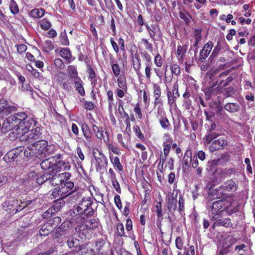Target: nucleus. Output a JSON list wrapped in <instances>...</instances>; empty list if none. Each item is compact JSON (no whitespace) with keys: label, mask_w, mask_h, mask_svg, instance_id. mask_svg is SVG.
<instances>
[{"label":"nucleus","mask_w":255,"mask_h":255,"mask_svg":"<svg viewBox=\"0 0 255 255\" xmlns=\"http://www.w3.org/2000/svg\"><path fill=\"white\" fill-rule=\"evenodd\" d=\"M55 146L48 145L45 140H38L35 141L31 146H28L25 149L23 154L25 157H34L37 159L46 158L54 153Z\"/></svg>","instance_id":"obj_1"},{"label":"nucleus","mask_w":255,"mask_h":255,"mask_svg":"<svg viewBox=\"0 0 255 255\" xmlns=\"http://www.w3.org/2000/svg\"><path fill=\"white\" fill-rule=\"evenodd\" d=\"M27 114L24 112H18L13 115H10L4 121L1 127V130L3 132L7 131L15 130L18 134H20L21 129V123L26 120Z\"/></svg>","instance_id":"obj_2"},{"label":"nucleus","mask_w":255,"mask_h":255,"mask_svg":"<svg viewBox=\"0 0 255 255\" xmlns=\"http://www.w3.org/2000/svg\"><path fill=\"white\" fill-rule=\"evenodd\" d=\"M209 209L213 215H217L218 213L226 211L230 215L237 211L235 207H232L230 202L223 199L213 202L209 206Z\"/></svg>","instance_id":"obj_3"},{"label":"nucleus","mask_w":255,"mask_h":255,"mask_svg":"<svg viewBox=\"0 0 255 255\" xmlns=\"http://www.w3.org/2000/svg\"><path fill=\"white\" fill-rule=\"evenodd\" d=\"M93 203L90 198H83L75 209L74 213L83 218L93 215L95 210L93 207Z\"/></svg>","instance_id":"obj_4"},{"label":"nucleus","mask_w":255,"mask_h":255,"mask_svg":"<svg viewBox=\"0 0 255 255\" xmlns=\"http://www.w3.org/2000/svg\"><path fill=\"white\" fill-rule=\"evenodd\" d=\"M229 73V70H227L218 75L217 77V80L216 79L214 82H211L210 85L208 87L206 94H209L210 95H215L220 93V88L222 87L224 81V78H226Z\"/></svg>","instance_id":"obj_5"},{"label":"nucleus","mask_w":255,"mask_h":255,"mask_svg":"<svg viewBox=\"0 0 255 255\" xmlns=\"http://www.w3.org/2000/svg\"><path fill=\"white\" fill-rule=\"evenodd\" d=\"M92 129L96 136L100 140H103L105 143L109 141V133L106 128L103 127H98L93 125Z\"/></svg>","instance_id":"obj_6"},{"label":"nucleus","mask_w":255,"mask_h":255,"mask_svg":"<svg viewBox=\"0 0 255 255\" xmlns=\"http://www.w3.org/2000/svg\"><path fill=\"white\" fill-rule=\"evenodd\" d=\"M232 169H218L214 173L213 182L218 183L225 179L229 177L232 174Z\"/></svg>","instance_id":"obj_7"},{"label":"nucleus","mask_w":255,"mask_h":255,"mask_svg":"<svg viewBox=\"0 0 255 255\" xmlns=\"http://www.w3.org/2000/svg\"><path fill=\"white\" fill-rule=\"evenodd\" d=\"M214 46V43L212 40L208 41L205 43L199 52V61L201 62H204L209 56Z\"/></svg>","instance_id":"obj_8"},{"label":"nucleus","mask_w":255,"mask_h":255,"mask_svg":"<svg viewBox=\"0 0 255 255\" xmlns=\"http://www.w3.org/2000/svg\"><path fill=\"white\" fill-rule=\"evenodd\" d=\"M50 161V160H42L40 163V166L43 170H48L47 172L51 173L53 171H56V172L59 171V168L61 166V162H59L58 163L56 164V162H54Z\"/></svg>","instance_id":"obj_9"},{"label":"nucleus","mask_w":255,"mask_h":255,"mask_svg":"<svg viewBox=\"0 0 255 255\" xmlns=\"http://www.w3.org/2000/svg\"><path fill=\"white\" fill-rule=\"evenodd\" d=\"M177 193L176 192L174 196V192L168 194L167 196V208L169 213L174 215V212L177 209Z\"/></svg>","instance_id":"obj_10"},{"label":"nucleus","mask_w":255,"mask_h":255,"mask_svg":"<svg viewBox=\"0 0 255 255\" xmlns=\"http://www.w3.org/2000/svg\"><path fill=\"white\" fill-rule=\"evenodd\" d=\"M227 141L223 137H220L217 139H214L209 146V149L213 152L220 149H223L227 145Z\"/></svg>","instance_id":"obj_11"},{"label":"nucleus","mask_w":255,"mask_h":255,"mask_svg":"<svg viewBox=\"0 0 255 255\" xmlns=\"http://www.w3.org/2000/svg\"><path fill=\"white\" fill-rule=\"evenodd\" d=\"M37 124V123L33 118H26L22 123H21V129H20V134L27 133L28 131L33 128Z\"/></svg>","instance_id":"obj_12"},{"label":"nucleus","mask_w":255,"mask_h":255,"mask_svg":"<svg viewBox=\"0 0 255 255\" xmlns=\"http://www.w3.org/2000/svg\"><path fill=\"white\" fill-rule=\"evenodd\" d=\"M202 39L201 29L196 28L194 29L193 34L191 35L190 42H193L191 47L195 48V51H197L198 48V45Z\"/></svg>","instance_id":"obj_13"},{"label":"nucleus","mask_w":255,"mask_h":255,"mask_svg":"<svg viewBox=\"0 0 255 255\" xmlns=\"http://www.w3.org/2000/svg\"><path fill=\"white\" fill-rule=\"evenodd\" d=\"M28 175L29 177H33L34 175L35 176L36 182L38 184H45V185L48 186L47 181H48L49 179L48 172H44L43 174L40 173L38 174H36L34 172H30Z\"/></svg>","instance_id":"obj_14"},{"label":"nucleus","mask_w":255,"mask_h":255,"mask_svg":"<svg viewBox=\"0 0 255 255\" xmlns=\"http://www.w3.org/2000/svg\"><path fill=\"white\" fill-rule=\"evenodd\" d=\"M58 172L53 171L51 173H49V179L47 182L48 186H54L55 185H61L62 182L61 178H60L59 174H57Z\"/></svg>","instance_id":"obj_15"},{"label":"nucleus","mask_w":255,"mask_h":255,"mask_svg":"<svg viewBox=\"0 0 255 255\" xmlns=\"http://www.w3.org/2000/svg\"><path fill=\"white\" fill-rule=\"evenodd\" d=\"M224 44H226L225 41H218L216 45L215 46H213V49L212 51L211 55L209 56V60L211 61L213 60L222 52V50H223V45Z\"/></svg>","instance_id":"obj_16"},{"label":"nucleus","mask_w":255,"mask_h":255,"mask_svg":"<svg viewBox=\"0 0 255 255\" xmlns=\"http://www.w3.org/2000/svg\"><path fill=\"white\" fill-rule=\"evenodd\" d=\"M69 234L68 229L62 224L58 228L54 230L52 232V236L54 239H59L62 237H67Z\"/></svg>","instance_id":"obj_17"},{"label":"nucleus","mask_w":255,"mask_h":255,"mask_svg":"<svg viewBox=\"0 0 255 255\" xmlns=\"http://www.w3.org/2000/svg\"><path fill=\"white\" fill-rule=\"evenodd\" d=\"M74 240L75 241V246H77V249H75L76 252H79L83 249H85L86 246L81 243L83 240L85 239L86 236L84 233H77L74 235Z\"/></svg>","instance_id":"obj_18"},{"label":"nucleus","mask_w":255,"mask_h":255,"mask_svg":"<svg viewBox=\"0 0 255 255\" xmlns=\"http://www.w3.org/2000/svg\"><path fill=\"white\" fill-rule=\"evenodd\" d=\"M188 44H184L183 45H178L177 47V50L175 52L176 57L179 62L182 63L184 60V58L188 49Z\"/></svg>","instance_id":"obj_19"},{"label":"nucleus","mask_w":255,"mask_h":255,"mask_svg":"<svg viewBox=\"0 0 255 255\" xmlns=\"http://www.w3.org/2000/svg\"><path fill=\"white\" fill-rule=\"evenodd\" d=\"M222 189L228 191H235L237 189V185L236 182L233 180H230L226 182L224 186H220L219 189H217L216 192H218V195L216 197L217 199L220 198L219 191H220Z\"/></svg>","instance_id":"obj_20"},{"label":"nucleus","mask_w":255,"mask_h":255,"mask_svg":"<svg viewBox=\"0 0 255 255\" xmlns=\"http://www.w3.org/2000/svg\"><path fill=\"white\" fill-rule=\"evenodd\" d=\"M42 129L41 127H36L35 128H31L30 130L27 132L26 140L30 141L31 139L37 140L42 134Z\"/></svg>","instance_id":"obj_21"},{"label":"nucleus","mask_w":255,"mask_h":255,"mask_svg":"<svg viewBox=\"0 0 255 255\" xmlns=\"http://www.w3.org/2000/svg\"><path fill=\"white\" fill-rule=\"evenodd\" d=\"M224 69L223 65H220L217 68H211L206 73V76L211 80V82H214L216 79L218 73L220 71Z\"/></svg>","instance_id":"obj_22"},{"label":"nucleus","mask_w":255,"mask_h":255,"mask_svg":"<svg viewBox=\"0 0 255 255\" xmlns=\"http://www.w3.org/2000/svg\"><path fill=\"white\" fill-rule=\"evenodd\" d=\"M166 89L168 105L170 107H175L176 106V100L179 98L180 96L171 94L170 90L168 88L167 85H166Z\"/></svg>","instance_id":"obj_23"},{"label":"nucleus","mask_w":255,"mask_h":255,"mask_svg":"<svg viewBox=\"0 0 255 255\" xmlns=\"http://www.w3.org/2000/svg\"><path fill=\"white\" fill-rule=\"evenodd\" d=\"M17 149H12L8 151L3 156L2 159H21L22 152H18Z\"/></svg>","instance_id":"obj_24"},{"label":"nucleus","mask_w":255,"mask_h":255,"mask_svg":"<svg viewBox=\"0 0 255 255\" xmlns=\"http://www.w3.org/2000/svg\"><path fill=\"white\" fill-rule=\"evenodd\" d=\"M18 200L16 199L5 201L2 206L5 211L11 212L14 211V207L18 204Z\"/></svg>","instance_id":"obj_25"},{"label":"nucleus","mask_w":255,"mask_h":255,"mask_svg":"<svg viewBox=\"0 0 255 255\" xmlns=\"http://www.w3.org/2000/svg\"><path fill=\"white\" fill-rule=\"evenodd\" d=\"M87 72L88 74V79L90 81L91 84L93 87H94L97 84V78L95 70L91 65H89Z\"/></svg>","instance_id":"obj_26"},{"label":"nucleus","mask_w":255,"mask_h":255,"mask_svg":"<svg viewBox=\"0 0 255 255\" xmlns=\"http://www.w3.org/2000/svg\"><path fill=\"white\" fill-rule=\"evenodd\" d=\"M158 120L159 124L163 129L169 130L170 128L171 125L165 113H164Z\"/></svg>","instance_id":"obj_27"},{"label":"nucleus","mask_w":255,"mask_h":255,"mask_svg":"<svg viewBox=\"0 0 255 255\" xmlns=\"http://www.w3.org/2000/svg\"><path fill=\"white\" fill-rule=\"evenodd\" d=\"M82 130L87 141L88 143H91L92 140V133L88 126L86 124L82 125Z\"/></svg>","instance_id":"obj_28"},{"label":"nucleus","mask_w":255,"mask_h":255,"mask_svg":"<svg viewBox=\"0 0 255 255\" xmlns=\"http://www.w3.org/2000/svg\"><path fill=\"white\" fill-rule=\"evenodd\" d=\"M60 55L64 59L68 60L69 62L72 61L75 59V58H72L71 51L68 48H62L60 51Z\"/></svg>","instance_id":"obj_29"},{"label":"nucleus","mask_w":255,"mask_h":255,"mask_svg":"<svg viewBox=\"0 0 255 255\" xmlns=\"http://www.w3.org/2000/svg\"><path fill=\"white\" fill-rule=\"evenodd\" d=\"M224 109L230 113H234L240 111V106L237 103H228L224 106Z\"/></svg>","instance_id":"obj_30"},{"label":"nucleus","mask_w":255,"mask_h":255,"mask_svg":"<svg viewBox=\"0 0 255 255\" xmlns=\"http://www.w3.org/2000/svg\"><path fill=\"white\" fill-rule=\"evenodd\" d=\"M74 183L72 181H68L66 182V183H62L61 186V187L60 188L64 189V197H67V196H69L71 195L72 193V191H71L68 193V192L72 189V188L74 187Z\"/></svg>","instance_id":"obj_31"},{"label":"nucleus","mask_w":255,"mask_h":255,"mask_svg":"<svg viewBox=\"0 0 255 255\" xmlns=\"http://www.w3.org/2000/svg\"><path fill=\"white\" fill-rule=\"evenodd\" d=\"M63 76L64 77H60L59 79V83L64 89L70 91L72 89V86L69 80L66 78L65 74H63Z\"/></svg>","instance_id":"obj_32"},{"label":"nucleus","mask_w":255,"mask_h":255,"mask_svg":"<svg viewBox=\"0 0 255 255\" xmlns=\"http://www.w3.org/2000/svg\"><path fill=\"white\" fill-rule=\"evenodd\" d=\"M54 230L50 224L47 222L44 224L39 231V234L41 236H46L50 233H52Z\"/></svg>","instance_id":"obj_33"},{"label":"nucleus","mask_w":255,"mask_h":255,"mask_svg":"<svg viewBox=\"0 0 255 255\" xmlns=\"http://www.w3.org/2000/svg\"><path fill=\"white\" fill-rule=\"evenodd\" d=\"M76 90L79 93L81 96L85 95V91L83 86V81L81 78L79 80L74 81Z\"/></svg>","instance_id":"obj_34"},{"label":"nucleus","mask_w":255,"mask_h":255,"mask_svg":"<svg viewBox=\"0 0 255 255\" xmlns=\"http://www.w3.org/2000/svg\"><path fill=\"white\" fill-rule=\"evenodd\" d=\"M67 71L70 78L73 79L74 81L80 79V78L78 76V71L75 66L73 65L69 66Z\"/></svg>","instance_id":"obj_35"},{"label":"nucleus","mask_w":255,"mask_h":255,"mask_svg":"<svg viewBox=\"0 0 255 255\" xmlns=\"http://www.w3.org/2000/svg\"><path fill=\"white\" fill-rule=\"evenodd\" d=\"M214 224L216 226H224L226 228L230 227L232 225L231 220L229 218L217 220Z\"/></svg>","instance_id":"obj_36"},{"label":"nucleus","mask_w":255,"mask_h":255,"mask_svg":"<svg viewBox=\"0 0 255 255\" xmlns=\"http://www.w3.org/2000/svg\"><path fill=\"white\" fill-rule=\"evenodd\" d=\"M117 82L119 88L127 90V80L124 74H121L118 77Z\"/></svg>","instance_id":"obj_37"},{"label":"nucleus","mask_w":255,"mask_h":255,"mask_svg":"<svg viewBox=\"0 0 255 255\" xmlns=\"http://www.w3.org/2000/svg\"><path fill=\"white\" fill-rule=\"evenodd\" d=\"M99 222L97 219H92L85 222V227L88 230H93L98 227Z\"/></svg>","instance_id":"obj_38"},{"label":"nucleus","mask_w":255,"mask_h":255,"mask_svg":"<svg viewBox=\"0 0 255 255\" xmlns=\"http://www.w3.org/2000/svg\"><path fill=\"white\" fill-rule=\"evenodd\" d=\"M45 12L43 8H34L30 11V15L34 18H40L42 17Z\"/></svg>","instance_id":"obj_39"},{"label":"nucleus","mask_w":255,"mask_h":255,"mask_svg":"<svg viewBox=\"0 0 255 255\" xmlns=\"http://www.w3.org/2000/svg\"><path fill=\"white\" fill-rule=\"evenodd\" d=\"M191 96V94L190 92L188 91V89H186L185 92L183 94V97L184 98V103L185 104L186 109L187 110H189L190 109V107L191 105V101L189 99Z\"/></svg>","instance_id":"obj_40"},{"label":"nucleus","mask_w":255,"mask_h":255,"mask_svg":"<svg viewBox=\"0 0 255 255\" xmlns=\"http://www.w3.org/2000/svg\"><path fill=\"white\" fill-rule=\"evenodd\" d=\"M38 23L40 26V27L44 30H49L52 26L51 23L46 18L39 20Z\"/></svg>","instance_id":"obj_41"},{"label":"nucleus","mask_w":255,"mask_h":255,"mask_svg":"<svg viewBox=\"0 0 255 255\" xmlns=\"http://www.w3.org/2000/svg\"><path fill=\"white\" fill-rule=\"evenodd\" d=\"M9 8L11 13L13 15H16L19 13V7L14 0H10Z\"/></svg>","instance_id":"obj_42"},{"label":"nucleus","mask_w":255,"mask_h":255,"mask_svg":"<svg viewBox=\"0 0 255 255\" xmlns=\"http://www.w3.org/2000/svg\"><path fill=\"white\" fill-rule=\"evenodd\" d=\"M219 160H209L207 165V170L212 173H215L216 170H217V165Z\"/></svg>","instance_id":"obj_43"},{"label":"nucleus","mask_w":255,"mask_h":255,"mask_svg":"<svg viewBox=\"0 0 255 255\" xmlns=\"http://www.w3.org/2000/svg\"><path fill=\"white\" fill-rule=\"evenodd\" d=\"M170 70L172 75L179 76L181 74V68L179 65L176 63L171 64Z\"/></svg>","instance_id":"obj_44"},{"label":"nucleus","mask_w":255,"mask_h":255,"mask_svg":"<svg viewBox=\"0 0 255 255\" xmlns=\"http://www.w3.org/2000/svg\"><path fill=\"white\" fill-rule=\"evenodd\" d=\"M172 142V139H171L168 141H165L163 143V153L164 155L165 159L168 157V154L169 153L170 149L171 148V143Z\"/></svg>","instance_id":"obj_45"},{"label":"nucleus","mask_w":255,"mask_h":255,"mask_svg":"<svg viewBox=\"0 0 255 255\" xmlns=\"http://www.w3.org/2000/svg\"><path fill=\"white\" fill-rule=\"evenodd\" d=\"M133 131L135 135L142 142L145 141V137L144 134L142 133L139 127L137 125H134L133 127Z\"/></svg>","instance_id":"obj_46"},{"label":"nucleus","mask_w":255,"mask_h":255,"mask_svg":"<svg viewBox=\"0 0 255 255\" xmlns=\"http://www.w3.org/2000/svg\"><path fill=\"white\" fill-rule=\"evenodd\" d=\"M219 136V133L216 132L209 131V133L205 136V141L207 144H209Z\"/></svg>","instance_id":"obj_47"},{"label":"nucleus","mask_w":255,"mask_h":255,"mask_svg":"<svg viewBox=\"0 0 255 255\" xmlns=\"http://www.w3.org/2000/svg\"><path fill=\"white\" fill-rule=\"evenodd\" d=\"M140 43L144 46L146 50H148L150 52H152L153 51V45L147 39L144 38H142L140 40Z\"/></svg>","instance_id":"obj_48"},{"label":"nucleus","mask_w":255,"mask_h":255,"mask_svg":"<svg viewBox=\"0 0 255 255\" xmlns=\"http://www.w3.org/2000/svg\"><path fill=\"white\" fill-rule=\"evenodd\" d=\"M178 14L179 17L184 20L187 25H189L190 24L191 20H190L189 17H190V16L187 11H179Z\"/></svg>","instance_id":"obj_49"},{"label":"nucleus","mask_w":255,"mask_h":255,"mask_svg":"<svg viewBox=\"0 0 255 255\" xmlns=\"http://www.w3.org/2000/svg\"><path fill=\"white\" fill-rule=\"evenodd\" d=\"M106 144L110 152H113L116 155H119L121 153L120 150L117 145L109 143V142Z\"/></svg>","instance_id":"obj_50"},{"label":"nucleus","mask_w":255,"mask_h":255,"mask_svg":"<svg viewBox=\"0 0 255 255\" xmlns=\"http://www.w3.org/2000/svg\"><path fill=\"white\" fill-rule=\"evenodd\" d=\"M163 59L161 55L159 53H157L154 57V63L156 67L161 68L163 63Z\"/></svg>","instance_id":"obj_51"},{"label":"nucleus","mask_w":255,"mask_h":255,"mask_svg":"<svg viewBox=\"0 0 255 255\" xmlns=\"http://www.w3.org/2000/svg\"><path fill=\"white\" fill-rule=\"evenodd\" d=\"M61 219L59 217H55L52 219L49 220L47 223L51 226L53 230L56 228L58 225L61 223Z\"/></svg>","instance_id":"obj_52"},{"label":"nucleus","mask_w":255,"mask_h":255,"mask_svg":"<svg viewBox=\"0 0 255 255\" xmlns=\"http://www.w3.org/2000/svg\"><path fill=\"white\" fill-rule=\"evenodd\" d=\"M43 51L46 52H48L52 50L54 47L52 42L51 40H46L43 44Z\"/></svg>","instance_id":"obj_53"},{"label":"nucleus","mask_w":255,"mask_h":255,"mask_svg":"<svg viewBox=\"0 0 255 255\" xmlns=\"http://www.w3.org/2000/svg\"><path fill=\"white\" fill-rule=\"evenodd\" d=\"M60 41L61 44L64 46H68L69 45L70 42L65 30L61 33L60 36Z\"/></svg>","instance_id":"obj_54"},{"label":"nucleus","mask_w":255,"mask_h":255,"mask_svg":"<svg viewBox=\"0 0 255 255\" xmlns=\"http://www.w3.org/2000/svg\"><path fill=\"white\" fill-rule=\"evenodd\" d=\"M133 111L135 113L137 119L141 120L143 118L142 113L141 111L140 105L138 103L135 104L133 108Z\"/></svg>","instance_id":"obj_55"},{"label":"nucleus","mask_w":255,"mask_h":255,"mask_svg":"<svg viewBox=\"0 0 255 255\" xmlns=\"http://www.w3.org/2000/svg\"><path fill=\"white\" fill-rule=\"evenodd\" d=\"M153 94L154 98L161 97V89L157 84H153Z\"/></svg>","instance_id":"obj_56"},{"label":"nucleus","mask_w":255,"mask_h":255,"mask_svg":"<svg viewBox=\"0 0 255 255\" xmlns=\"http://www.w3.org/2000/svg\"><path fill=\"white\" fill-rule=\"evenodd\" d=\"M178 210L179 214L181 215L184 212V201L183 197L182 195H180L179 198L178 199Z\"/></svg>","instance_id":"obj_57"},{"label":"nucleus","mask_w":255,"mask_h":255,"mask_svg":"<svg viewBox=\"0 0 255 255\" xmlns=\"http://www.w3.org/2000/svg\"><path fill=\"white\" fill-rule=\"evenodd\" d=\"M140 55L142 58L145 61V64H152L151 60L152 58L150 55L146 51H143V52H140Z\"/></svg>","instance_id":"obj_58"},{"label":"nucleus","mask_w":255,"mask_h":255,"mask_svg":"<svg viewBox=\"0 0 255 255\" xmlns=\"http://www.w3.org/2000/svg\"><path fill=\"white\" fill-rule=\"evenodd\" d=\"M64 189L60 188V187L55 188L52 191L51 195L54 198H56L59 196V195L63 196L64 197V192H63Z\"/></svg>","instance_id":"obj_59"},{"label":"nucleus","mask_w":255,"mask_h":255,"mask_svg":"<svg viewBox=\"0 0 255 255\" xmlns=\"http://www.w3.org/2000/svg\"><path fill=\"white\" fill-rule=\"evenodd\" d=\"M114 75L118 77L120 75L121 68L118 63H115L111 65Z\"/></svg>","instance_id":"obj_60"},{"label":"nucleus","mask_w":255,"mask_h":255,"mask_svg":"<svg viewBox=\"0 0 255 255\" xmlns=\"http://www.w3.org/2000/svg\"><path fill=\"white\" fill-rule=\"evenodd\" d=\"M8 50L0 46V60L4 61L7 58Z\"/></svg>","instance_id":"obj_61"},{"label":"nucleus","mask_w":255,"mask_h":255,"mask_svg":"<svg viewBox=\"0 0 255 255\" xmlns=\"http://www.w3.org/2000/svg\"><path fill=\"white\" fill-rule=\"evenodd\" d=\"M144 26H145L148 32L149 37L151 38L152 40H155V32L154 31L153 27H150L148 23H145L144 24Z\"/></svg>","instance_id":"obj_62"},{"label":"nucleus","mask_w":255,"mask_h":255,"mask_svg":"<svg viewBox=\"0 0 255 255\" xmlns=\"http://www.w3.org/2000/svg\"><path fill=\"white\" fill-rule=\"evenodd\" d=\"M170 93L172 95L180 96V93L179 92V84L177 81L173 85L172 88L170 90Z\"/></svg>","instance_id":"obj_63"},{"label":"nucleus","mask_w":255,"mask_h":255,"mask_svg":"<svg viewBox=\"0 0 255 255\" xmlns=\"http://www.w3.org/2000/svg\"><path fill=\"white\" fill-rule=\"evenodd\" d=\"M117 234L119 237L125 236V229L123 224L119 223L117 225Z\"/></svg>","instance_id":"obj_64"}]
</instances>
